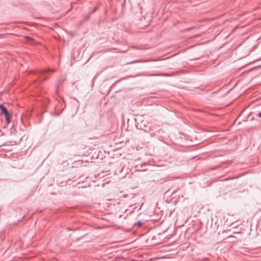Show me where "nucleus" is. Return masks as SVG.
Returning a JSON list of instances; mask_svg holds the SVG:
<instances>
[{
    "instance_id": "9d476101",
    "label": "nucleus",
    "mask_w": 261,
    "mask_h": 261,
    "mask_svg": "<svg viewBox=\"0 0 261 261\" xmlns=\"http://www.w3.org/2000/svg\"><path fill=\"white\" fill-rule=\"evenodd\" d=\"M26 38L28 39V40H32V38L30 37H29V36H27L26 37Z\"/></svg>"
},
{
    "instance_id": "7ed1b4c3",
    "label": "nucleus",
    "mask_w": 261,
    "mask_h": 261,
    "mask_svg": "<svg viewBox=\"0 0 261 261\" xmlns=\"http://www.w3.org/2000/svg\"><path fill=\"white\" fill-rule=\"evenodd\" d=\"M0 109L1 111V113L5 114H6V113H8V111L7 109V108L2 104L0 105Z\"/></svg>"
},
{
    "instance_id": "6e6552de",
    "label": "nucleus",
    "mask_w": 261,
    "mask_h": 261,
    "mask_svg": "<svg viewBox=\"0 0 261 261\" xmlns=\"http://www.w3.org/2000/svg\"><path fill=\"white\" fill-rule=\"evenodd\" d=\"M139 62V61L137 60V61H134L129 62L128 64H132V63H137V62Z\"/></svg>"
},
{
    "instance_id": "423d86ee",
    "label": "nucleus",
    "mask_w": 261,
    "mask_h": 261,
    "mask_svg": "<svg viewBox=\"0 0 261 261\" xmlns=\"http://www.w3.org/2000/svg\"><path fill=\"white\" fill-rule=\"evenodd\" d=\"M97 7H95L93 9V10L91 12H90L89 15H90L91 14L93 13L94 12H95L96 11V10H97Z\"/></svg>"
},
{
    "instance_id": "f257e3e1",
    "label": "nucleus",
    "mask_w": 261,
    "mask_h": 261,
    "mask_svg": "<svg viewBox=\"0 0 261 261\" xmlns=\"http://www.w3.org/2000/svg\"><path fill=\"white\" fill-rule=\"evenodd\" d=\"M55 69H50V68H48L44 70H40L38 71H35V74H37L39 79L43 81L47 79V77L45 75V74L48 72L50 71H55Z\"/></svg>"
},
{
    "instance_id": "20e7f679",
    "label": "nucleus",
    "mask_w": 261,
    "mask_h": 261,
    "mask_svg": "<svg viewBox=\"0 0 261 261\" xmlns=\"http://www.w3.org/2000/svg\"><path fill=\"white\" fill-rule=\"evenodd\" d=\"M142 225V222L141 221H138L137 223L134 224V226H140Z\"/></svg>"
},
{
    "instance_id": "39448f33",
    "label": "nucleus",
    "mask_w": 261,
    "mask_h": 261,
    "mask_svg": "<svg viewBox=\"0 0 261 261\" xmlns=\"http://www.w3.org/2000/svg\"><path fill=\"white\" fill-rule=\"evenodd\" d=\"M141 75H143V76H156L158 74H147V73H142Z\"/></svg>"
},
{
    "instance_id": "0eeeda50",
    "label": "nucleus",
    "mask_w": 261,
    "mask_h": 261,
    "mask_svg": "<svg viewBox=\"0 0 261 261\" xmlns=\"http://www.w3.org/2000/svg\"><path fill=\"white\" fill-rule=\"evenodd\" d=\"M136 48L137 49H145L146 48L145 47V46H141V47H136Z\"/></svg>"
},
{
    "instance_id": "f03ea898",
    "label": "nucleus",
    "mask_w": 261,
    "mask_h": 261,
    "mask_svg": "<svg viewBox=\"0 0 261 261\" xmlns=\"http://www.w3.org/2000/svg\"><path fill=\"white\" fill-rule=\"evenodd\" d=\"M5 119L8 124L10 123L11 121V116L9 113H6L5 114Z\"/></svg>"
},
{
    "instance_id": "1a4fd4ad",
    "label": "nucleus",
    "mask_w": 261,
    "mask_h": 261,
    "mask_svg": "<svg viewBox=\"0 0 261 261\" xmlns=\"http://www.w3.org/2000/svg\"><path fill=\"white\" fill-rule=\"evenodd\" d=\"M257 116L261 118V112H259L257 114Z\"/></svg>"
},
{
    "instance_id": "9b49d317",
    "label": "nucleus",
    "mask_w": 261,
    "mask_h": 261,
    "mask_svg": "<svg viewBox=\"0 0 261 261\" xmlns=\"http://www.w3.org/2000/svg\"><path fill=\"white\" fill-rule=\"evenodd\" d=\"M164 75H168V74H164Z\"/></svg>"
}]
</instances>
